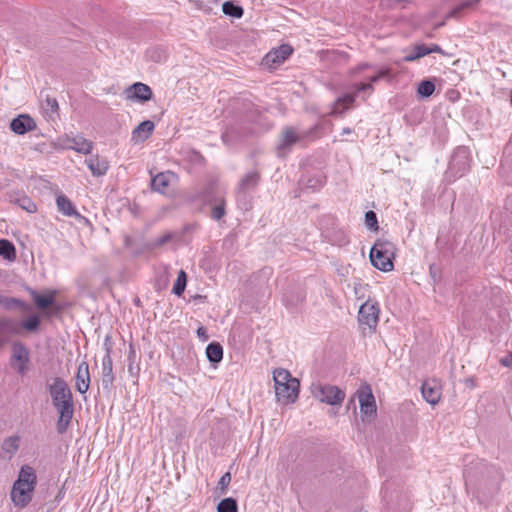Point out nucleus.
I'll use <instances>...</instances> for the list:
<instances>
[{"label": "nucleus", "instance_id": "obj_1", "mask_svg": "<svg viewBox=\"0 0 512 512\" xmlns=\"http://www.w3.org/2000/svg\"><path fill=\"white\" fill-rule=\"evenodd\" d=\"M36 485L35 469L29 465L22 466L10 492L13 505L18 509L27 507L33 499Z\"/></svg>", "mask_w": 512, "mask_h": 512}, {"label": "nucleus", "instance_id": "obj_2", "mask_svg": "<svg viewBox=\"0 0 512 512\" xmlns=\"http://www.w3.org/2000/svg\"><path fill=\"white\" fill-rule=\"evenodd\" d=\"M53 404L59 412L58 430L63 432L73 416L72 393L67 383L55 378L49 386Z\"/></svg>", "mask_w": 512, "mask_h": 512}, {"label": "nucleus", "instance_id": "obj_3", "mask_svg": "<svg viewBox=\"0 0 512 512\" xmlns=\"http://www.w3.org/2000/svg\"><path fill=\"white\" fill-rule=\"evenodd\" d=\"M275 393L279 401L290 404L294 403L299 394V381L291 376L285 369H276L273 373Z\"/></svg>", "mask_w": 512, "mask_h": 512}, {"label": "nucleus", "instance_id": "obj_4", "mask_svg": "<svg viewBox=\"0 0 512 512\" xmlns=\"http://www.w3.org/2000/svg\"><path fill=\"white\" fill-rule=\"evenodd\" d=\"M394 257L395 246L387 240H377L370 251V260L373 266L384 272L393 270Z\"/></svg>", "mask_w": 512, "mask_h": 512}, {"label": "nucleus", "instance_id": "obj_5", "mask_svg": "<svg viewBox=\"0 0 512 512\" xmlns=\"http://www.w3.org/2000/svg\"><path fill=\"white\" fill-rule=\"evenodd\" d=\"M380 308L377 302L367 300L360 306L358 312V321L361 326L374 331L378 325Z\"/></svg>", "mask_w": 512, "mask_h": 512}, {"label": "nucleus", "instance_id": "obj_6", "mask_svg": "<svg viewBox=\"0 0 512 512\" xmlns=\"http://www.w3.org/2000/svg\"><path fill=\"white\" fill-rule=\"evenodd\" d=\"M357 398L363 419H373L376 416L377 406L372 389L369 385H363L357 390Z\"/></svg>", "mask_w": 512, "mask_h": 512}, {"label": "nucleus", "instance_id": "obj_7", "mask_svg": "<svg viewBox=\"0 0 512 512\" xmlns=\"http://www.w3.org/2000/svg\"><path fill=\"white\" fill-rule=\"evenodd\" d=\"M392 70L389 67H382L377 70L373 75L367 77V82H357L352 85V89L355 90V94H363V98L366 99L374 93L373 84L378 82L380 79H391Z\"/></svg>", "mask_w": 512, "mask_h": 512}, {"label": "nucleus", "instance_id": "obj_8", "mask_svg": "<svg viewBox=\"0 0 512 512\" xmlns=\"http://www.w3.org/2000/svg\"><path fill=\"white\" fill-rule=\"evenodd\" d=\"M312 393L320 402L329 405H340L345 398L344 391L332 385H316L313 387Z\"/></svg>", "mask_w": 512, "mask_h": 512}, {"label": "nucleus", "instance_id": "obj_9", "mask_svg": "<svg viewBox=\"0 0 512 512\" xmlns=\"http://www.w3.org/2000/svg\"><path fill=\"white\" fill-rule=\"evenodd\" d=\"M55 146L61 149H71L78 153L87 155L91 152L93 144L91 141L85 139L81 135L77 136H63L57 138Z\"/></svg>", "mask_w": 512, "mask_h": 512}, {"label": "nucleus", "instance_id": "obj_10", "mask_svg": "<svg viewBox=\"0 0 512 512\" xmlns=\"http://www.w3.org/2000/svg\"><path fill=\"white\" fill-rule=\"evenodd\" d=\"M305 135L298 132L295 128H285L278 140L276 149L279 157H284L286 152L291 148L292 145L303 139Z\"/></svg>", "mask_w": 512, "mask_h": 512}, {"label": "nucleus", "instance_id": "obj_11", "mask_svg": "<svg viewBox=\"0 0 512 512\" xmlns=\"http://www.w3.org/2000/svg\"><path fill=\"white\" fill-rule=\"evenodd\" d=\"M423 398L432 406L437 405L442 397V385L436 379H430L423 382L421 387Z\"/></svg>", "mask_w": 512, "mask_h": 512}, {"label": "nucleus", "instance_id": "obj_12", "mask_svg": "<svg viewBox=\"0 0 512 512\" xmlns=\"http://www.w3.org/2000/svg\"><path fill=\"white\" fill-rule=\"evenodd\" d=\"M292 51L293 49L290 45L283 44L267 53L263 63L269 68H274L283 63L292 54Z\"/></svg>", "mask_w": 512, "mask_h": 512}, {"label": "nucleus", "instance_id": "obj_13", "mask_svg": "<svg viewBox=\"0 0 512 512\" xmlns=\"http://www.w3.org/2000/svg\"><path fill=\"white\" fill-rule=\"evenodd\" d=\"M127 99L132 101L146 102L151 100L153 92L151 88L142 82H136L125 90Z\"/></svg>", "mask_w": 512, "mask_h": 512}, {"label": "nucleus", "instance_id": "obj_14", "mask_svg": "<svg viewBox=\"0 0 512 512\" xmlns=\"http://www.w3.org/2000/svg\"><path fill=\"white\" fill-rule=\"evenodd\" d=\"M29 362V353L24 345L20 343H15L12 347V358L11 364L12 366L21 374H23L27 369V364Z\"/></svg>", "mask_w": 512, "mask_h": 512}, {"label": "nucleus", "instance_id": "obj_15", "mask_svg": "<svg viewBox=\"0 0 512 512\" xmlns=\"http://www.w3.org/2000/svg\"><path fill=\"white\" fill-rule=\"evenodd\" d=\"M10 129L18 135H23L36 129L35 120L28 114H21L10 123Z\"/></svg>", "mask_w": 512, "mask_h": 512}, {"label": "nucleus", "instance_id": "obj_16", "mask_svg": "<svg viewBox=\"0 0 512 512\" xmlns=\"http://www.w3.org/2000/svg\"><path fill=\"white\" fill-rule=\"evenodd\" d=\"M75 387L81 394L86 393L90 387L89 365L86 361H82L78 365Z\"/></svg>", "mask_w": 512, "mask_h": 512}, {"label": "nucleus", "instance_id": "obj_17", "mask_svg": "<svg viewBox=\"0 0 512 512\" xmlns=\"http://www.w3.org/2000/svg\"><path fill=\"white\" fill-rule=\"evenodd\" d=\"M177 180L175 173L167 171L161 172L152 178V188L158 192L164 193L169 185Z\"/></svg>", "mask_w": 512, "mask_h": 512}, {"label": "nucleus", "instance_id": "obj_18", "mask_svg": "<svg viewBox=\"0 0 512 512\" xmlns=\"http://www.w3.org/2000/svg\"><path fill=\"white\" fill-rule=\"evenodd\" d=\"M358 94H355V90L352 93L344 94L343 96L336 99L331 106V114L338 115L348 110L354 103Z\"/></svg>", "mask_w": 512, "mask_h": 512}, {"label": "nucleus", "instance_id": "obj_19", "mask_svg": "<svg viewBox=\"0 0 512 512\" xmlns=\"http://www.w3.org/2000/svg\"><path fill=\"white\" fill-rule=\"evenodd\" d=\"M56 204H57L58 210L63 215L68 216V217H80V214L76 210L73 203L65 195H63V194L58 195L56 198Z\"/></svg>", "mask_w": 512, "mask_h": 512}, {"label": "nucleus", "instance_id": "obj_20", "mask_svg": "<svg viewBox=\"0 0 512 512\" xmlns=\"http://www.w3.org/2000/svg\"><path fill=\"white\" fill-rule=\"evenodd\" d=\"M154 128L155 125L152 121H143L133 130L132 139L135 141H144L151 135Z\"/></svg>", "mask_w": 512, "mask_h": 512}, {"label": "nucleus", "instance_id": "obj_21", "mask_svg": "<svg viewBox=\"0 0 512 512\" xmlns=\"http://www.w3.org/2000/svg\"><path fill=\"white\" fill-rule=\"evenodd\" d=\"M0 256L8 261H14L16 258V250L14 245L8 240H0Z\"/></svg>", "mask_w": 512, "mask_h": 512}, {"label": "nucleus", "instance_id": "obj_22", "mask_svg": "<svg viewBox=\"0 0 512 512\" xmlns=\"http://www.w3.org/2000/svg\"><path fill=\"white\" fill-rule=\"evenodd\" d=\"M206 355L211 362H220L223 357L222 346L218 343L209 344L206 348Z\"/></svg>", "mask_w": 512, "mask_h": 512}, {"label": "nucleus", "instance_id": "obj_23", "mask_svg": "<svg viewBox=\"0 0 512 512\" xmlns=\"http://www.w3.org/2000/svg\"><path fill=\"white\" fill-rule=\"evenodd\" d=\"M222 11L225 15L241 18L243 16L244 10L241 6L235 5L232 1H226L222 5Z\"/></svg>", "mask_w": 512, "mask_h": 512}, {"label": "nucleus", "instance_id": "obj_24", "mask_svg": "<svg viewBox=\"0 0 512 512\" xmlns=\"http://www.w3.org/2000/svg\"><path fill=\"white\" fill-rule=\"evenodd\" d=\"M430 54V50H428V46L424 44L416 45L413 49V52L404 57V61L412 62L421 57Z\"/></svg>", "mask_w": 512, "mask_h": 512}, {"label": "nucleus", "instance_id": "obj_25", "mask_svg": "<svg viewBox=\"0 0 512 512\" xmlns=\"http://www.w3.org/2000/svg\"><path fill=\"white\" fill-rule=\"evenodd\" d=\"M259 180V174L256 172L247 174L239 184V190L245 191L247 189L253 188L257 185Z\"/></svg>", "mask_w": 512, "mask_h": 512}, {"label": "nucleus", "instance_id": "obj_26", "mask_svg": "<svg viewBox=\"0 0 512 512\" xmlns=\"http://www.w3.org/2000/svg\"><path fill=\"white\" fill-rule=\"evenodd\" d=\"M187 275L184 270H180L173 286V293L181 296L186 288Z\"/></svg>", "mask_w": 512, "mask_h": 512}, {"label": "nucleus", "instance_id": "obj_27", "mask_svg": "<svg viewBox=\"0 0 512 512\" xmlns=\"http://www.w3.org/2000/svg\"><path fill=\"white\" fill-rule=\"evenodd\" d=\"M435 91V84L431 80H424L420 82L417 88V93L421 97H430Z\"/></svg>", "mask_w": 512, "mask_h": 512}, {"label": "nucleus", "instance_id": "obj_28", "mask_svg": "<svg viewBox=\"0 0 512 512\" xmlns=\"http://www.w3.org/2000/svg\"><path fill=\"white\" fill-rule=\"evenodd\" d=\"M217 512H238L236 500L233 498L221 500L217 506Z\"/></svg>", "mask_w": 512, "mask_h": 512}, {"label": "nucleus", "instance_id": "obj_29", "mask_svg": "<svg viewBox=\"0 0 512 512\" xmlns=\"http://www.w3.org/2000/svg\"><path fill=\"white\" fill-rule=\"evenodd\" d=\"M12 201L17 203L22 209L26 210L27 212L34 213L37 210L36 204L25 195L18 198L17 200Z\"/></svg>", "mask_w": 512, "mask_h": 512}, {"label": "nucleus", "instance_id": "obj_30", "mask_svg": "<svg viewBox=\"0 0 512 512\" xmlns=\"http://www.w3.org/2000/svg\"><path fill=\"white\" fill-rule=\"evenodd\" d=\"M88 168L94 176H101L108 170L107 162H88Z\"/></svg>", "mask_w": 512, "mask_h": 512}, {"label": "nucleus", "instance_id": "obj_31", "mask_svg": "<svg viewBox=\"0 0 512 512\" xmlns=\"http://www.w3.org/2000/svg\"><path fill=\"white\" fill-rule=\"evenodd\" d=\"M34 302L39 308L46 309L53 304L54 295H36L34 297Z\"/></svg>", "mask_w": 512, "mask_h": 512}, {"label": "nucleus", "instance_id": "obj_32", "mask_svg": "<svg viewBox=\"0 0 512 512\" xmlns=\"http://www.w3.org/2000/svg\"><path fill=\"white\" fill-rule=\"evenodd\" d=\"M480 0H466L464 2H462L459 6L455 7L454 9H452L448 15H447V18H453V17H457V15L463 10V9H466V8H469V7H472L474 5H476Z\"/></svg>", "mask_w": 512, "mask_h": 512}, {"label": "nucleus", "instance_id": "obj_33", "mask_svg": "<svg viewBox=\"0 0 512 512\" xmlns=\"http://www.w3.org/2000/svg\"><path fill=\"white\" fill-rule=\"evenodd\" d=\"M19 441H20V438L17 436H12V437L6 439L3 443L4 451H6L7 453L16 452L19 447Z\"/></svg>", "mask_w": 512, "mask_h": 512}, {"label": "nucleus", "instance_id": "obj_34", "mask_svg": "<svg viewBox=\"0 0 512 512\" xmlns=\"http://www.w3.org/2000/svg\"><path fill=\"white\" fill-rule=\"evenodd\" d=\"M40 325V318L33 315L22 322V327L27 331H36Z\"/></svg>", "mask_w": 512, "mask_h": 512}, {"label": "nucleus", "instance_id": "obj_35", "mask_svg": "<svg viewBox=\"0 0 512 512\" xmlns=\"http://www.w3.org/2000/svg\"><path fill=\"white\" fill-rule=\"evenodd\" d=\"M6 330L12 334L20 333L19 327L9 319H0V331Z\"/></svg>", "mask_w": 512, "mask_h": 512}, {"label": "nucleus", "instance_id": "obj_36", "mask_svg": "<svg viewBox=\"0 0 512 512\" xmlns=\"http://www.w3.org/2000/svg\"><path fill=\"white\" fill-rule=\"evenodd\" d=\"M365 223L370 229H373V230L378 229V221H377V216H376L375 212H373V211L366 212Z\"/></svg>", "mask_w": 512, "mask_h": 512}, {"label": "nucleus", "instance_id": "obj_37", "mask_svg": "<svg viewBox=\"0 0 512 512\" xmlns=\"http://www.w3.org/2000/svg\"><path fill=\"white\" fill-rule=\"evenodd\" d=\"M230 482H231V474L229 472H227L218 481V487L221 491V494L226 493V490H227Z\"/></svg>", "mask_w": 512, "mask_h": 512}, {"label": "nucleus", "instance_id": "obj_38", "mask_svg": "<svg viewBox=\"0 0 512 512\" xmlns=\"http://www.w3.org/2000/svg\"><path fill=\"white\" fill-rule=\"evenodd\" d=\"M225 215V201L221 200V203L219 205H216L212 209V217L215 220L221 219Z\"/></svg>", "mask_w": 512, "mask_h": 512}, {"label": "nucleus", "instance_id": "obj_39", "mask_svg": "<svg viewBox=\"0 0 512 512\" xmlns=\"http://www.w3.org/2000/svg\"><path fill=\"white\" fill-rule=\"evenodd\" d=\"M372 66L369 63H361L357 65L356 67L350 69L349 75L352 77H356L358 75H361L363 71L366 69L371 68Z\"/></svg>", "mask_w": 512, "mask_h": 512}, {"label": "nucleus", "instance_id": "obj_40", "mask_svg": "<svg viewBox=\"0 0 512 512\" xmlns=\"http://www.w3.org/2000/svg\"><path fill=\"white\" fill-rule=\"evenodd\" d=\"M467 149L465 147H459L457 148L455 152V157L458 158H466L467 157Z\"/></svg>", "mask_w": 512, "mask_h": 512}, {"label": "nucleus", "instance_id": "obj_41", "mask_svg": "<svg viewBox=\"0 0 512 512\" xmlns=\"http://www.w3.org/2000/svg\"><path fill=\"white\" fill-rule=\"evenodd\" d=\"M47 104H48V106L51 107V109L53 111H56L58 109V103H57L56 99L48 98L47 99Z\"/></svg>", "mask_w": 512, "mask_h": 512}, {"label": "nucleus", "instance_id": "obj_42", "mask_svg": "<svg viewBox=\"0 0 512 512\" xmlns=\"http://www.w3.org/2000/svg\"><path fill=\"white\" fill-rule=\"evenodd\" d=\"M428 50H430V53H440L442 50L438 45H432L431 47H428Z\"/></svg>", "mask_w": 512, "mask_h": 512}, {"label": "nucleus", "instance_id": "obj_43", "mask_svg": "<svg viewBox=\"0 0 512 512\" xmlns=\"http://www.w3.org/2000/svg\"><path fill=\"white\" fill-rule=\"evenodd\" d=\"M501 364L504 365V366H511L512 367V354H511L510 361H508L507 359H502L501 360Z\"/></svg>", "mask_w": 512, "mask_h": 512}, {"label": "nucleus", "instance_id": "obj_44", "mask_svg": "<svg viewBox=\"0 0 512 512\" xmlns=\"http://www.w3.org/2000/svg\"><path fill=\"white\" fill-rule=\"evenodd\" d=\"M154 61H161L162 60V56L160 54H156V56L154 55H151L150 56Z\"/></svg>", "mask_w": 512, "mask_h": 512}, {"label": "nucleus", "instance_id": "obj_45", "mask_svg": "<svg viewBox=\"0 0 512 512\" xmlns=\"http://www.w3.org/2000/svg\"><path fill=\"white\" fill-rule=\"evenodd\" d=\"M351 133V129L350 128H344L342 130V135H345V134H350Z\"/></svg>", "mask_w": 512, "mask_h": 512}, {"label": "nucleus", "instance_id": "obj_46", "mask_svg": "<svg viewBox=\"0 0 512 512\" xmlns=\"http://www.w3.org/2000/svg\"><path fill=\"white\" fill-rule=\"evenodd\" d=\"M203 333H204V329H203L202 327H201V328H199V329H198V334H199V335H203Z\"/></svg>", "mask_w": 512, "mask_h": 512}]
</instances>
